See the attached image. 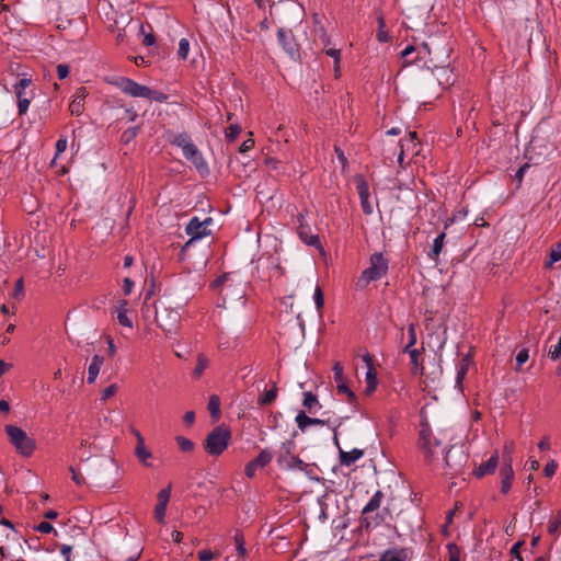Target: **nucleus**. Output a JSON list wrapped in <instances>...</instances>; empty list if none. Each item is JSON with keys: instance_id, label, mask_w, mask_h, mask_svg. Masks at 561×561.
Here are the masks:
<instances>
[{"instance_id": "obj_1", "label": "nucleus", "mask_w": 561, "mask_h": 561, "mask_svg": "<svg viewBox=\"0 0 561 561\" xmlns=\"http://www.w3.org/2000/svg\"><path fill=\"white\" fill-rule=\"evenodd\" d=\"M422 50L424 55L427 56V60H425V65L427 68L440 69L443 73L448 75L447 70L449 64V56L451 53V48L445 41L439 39L438 37H431L427 42L422 44ZM422 51H417V58L424 59L425 56H421Z\"/></svg>"}, {"instance_id": "obj_2", "label": "nucleus", "mask_w": 561, "mask_h": 561, "mask_svg": "<svg viewBox=\"0 0 561 561\" xmlns=\"http://www.w3.org/2000/svg\"><path fill=\"white\" fill-rule=\"evenodd\" d=\"M170 142L181 148L184 157L191 161L199 172H207L208 169L206 161L186 133L172 135Z\"/></svg>"}, {"instance_id": "obj_3", "label": "nucleus", "mask_w": 561, "mask_h": 561, "mask_svg": "<svg viewBox=\"0 0 561 561\" xmlns=\"http://www.w3.org/2000/svg\"><path fill=\"white\" fill-rule=\"evenodd\" d=\"M370 265L362 272V275L356 282L358 289H364L373 280L382 278L388 272V261L383 257L382 253H374L370 256Z\"/></svg>"}, {"instance_id": "obj_4", "label": "nucleus", "mask_w": 561, "mask_h": 561, "mask_svg": "<svg viewBox=\"0 0 561 561\" xmlns=\"http://www.w3.org/2000/svg\"><path fill=\"white\" fill-rule=\"evenodd\" d=\"M230 438L231 433L228 427L217 426L207 435L204 448L208 455L219 456L227 449Z\"/></svg>"}, {"instance_id": "obj_5", "label": "nucleus", "mask_w": 561, "mask_h": 561, "mask_svg": "<svg viewBox=\"0 0 561 561\" xmlns=\"http://www.w3.org/2000/svg\"><path fill=\"white\" fill-rule=\"evenodd\" d=\"M5 433L10 443L15 447L16 451L24 456L30 457L35 450V440L27 436L26 432L16 425H7Z\"/></svg>"}, {"instance_id": "obj_6", "label": "nucleus", "mask_w": 561, "mask_h": 561, "mask_svg": "<svg viewBox=\"0 0 561 561\" xmlns=\"http://www.w3.org/2000/svg\"><path fill=\"white\" fill-rule=\"evenodd\" d=\"M295 448L296 445L293 439L282 444L276 457L277 465L280 468L286 470H304L306 468V463L298 456L294 455Z\"/></svg>"}, {"instance_id": "obj_7", "label": "nucleus", "mask_w": 561, "mask_h": 561, "mask_svg": "<svg viewBox=\"0 0 561 561\" xmlns=\"http://www.w3.org/2000/svg\"><path fill=\"white\" fill-rule=\"evenodd\" d=\"M468 462V454L461 446L450 447L445 455V473L459 474L463 472Z\"/></svg>"}, {"instance_id": "obj_8", "label": "nucleus", "mask_w": 561, "mask_h": 561, "mask_svg": "<svg viewBox=\"0 0 561 561\" xmlns=\"http://www.w3.org/2000/svg\"><path fill=\"white\" fill-rule=\"evenodd\" d=\"M180 321V314L178 311L169 308H163L156 312V322L167 333H172L176 329V324Z\"/></svg>"}, {"instance_id": "obj_9", "label": "nucleus", "mask_w": 561, "mask_h": 561, "mask_svg": "<svg viewBox=\"0 0 561 561\" xmlns=\"http://www.w3.org/2000/svg\"><path fill=\"white\" fill-rule=\"evenodd\" d=\"M210 221V218H207L204 221H199L197 217L192 218L186 226V233L191 236V239L185 243L182 250L188 248L194 240L207 236L209 233L207 231V226Z\"/></svg>"}, {"instance_id": "obj_10", "label": "nucleus", "mask_w": 561, "mask_h": 561, "mask_svg": "<svg viewBox=\"0 0 561 561\" xmlns=\"http://www.w3.org/2000/svg\"><path fill=\"white\" fill-rule=\"evenodd\" d=\"M116 87L124 93L134 98H145L149 95V87L141 85L129 78H119L115 82Z\"/></svg>"}, {"instance_id": "obj_11", "label": "nucleus", "mask_w": 561, "mask_h": 561, "mask_svg": "<svg viewBox=\"0 0 561 561\" xmlns=\"http://www.w3.org/2000/svg\"><path fill=\"white\" fill-rule=\"evenodd\" d=\"M334 381L336 383V391L339 394H345L348 398V402L356 400L355 393L350 389L346 377L344 376L343 366L336 362L332 368Z\"/></svg>"}, {"instance_id": "obj_12", "label": "nucleus", "mask_w": 561, "mask_h": 561, "mask_svg": "<svg viewBox=\"0 0 561 561\" xmlns=\"http://www.w3.org/2000/svg\"><path fill=\"white\" fill-rule=\"evenodd\" d=\"M297 220L299 222L298 236L301 239V241L307 245L316 247L317 249L323 252V248L321 245L319 236L311 233L309 226L304 224V216L298 215Z\"/></svg>"}, {"instance_id": "obj_13", "label": "nucleus", "mask_w": 561, "mask_h": 561, "mask_svg": "<svg viewBox=\"0 0 561 561\" xmlns=\"http://www.w3.org/2000/svg\"><path fill=\"white\" fill-rule=\"evenodd\" d=\"M356 188H357V193H358L359 198H360V205H362L363 211L366 215H370L373 213V206H371V204L369 202V186H368V183L363 178H358L356 180Z\"/></svg>"}, {"instance_id": "obj_14", "label": "nucleus", "mask_w": 561, "mask_h": 561, "mask_svg": "<svg viewBox=\"0 0 561 561\" xmlns=\"http://www.w3.org/2000/svg\"><path fill=\"white\" fill-rule=\"evenodd\" d=\"M279 43L293 58L298 55V45L294 41L291 31L279 28L277 32Z\"/></svg>"}, {"instance_id": "obj_15", "label": "nucleus", "mask_w": 561, "mask_h": 561, "mask_svg": "<svg viewBox=\"0 0 561 561\" xmlns=\"http://www.w3.org/2000/svg\"><path fill=\"white\" fill-rule=\"evenodd\" d=\"M87 94L88 92L84 87H80L77 89L73 95V100L69 105V110L72 115L79 116L82 114L84 110V100L87 98Z\"/></svg>"}, {"instance_id": "obj_16", "label": "nucleus", "mask_w": 561, "mask_h": 561, "mask_svg": "<svg viewBox=\"0 0 561 561\" xmlns=\"http://www.w3.org/2000/svg\"><path fill=\"white\" fill-rule=\"evenodd\" d=\"M499 465V455L495 451L488 461L482 462L476 470L474 476L477 478H482L486 474H492L495 472Z\"/></svg>"}, {"instance_id": "obj_17", "label": "nucleus", "mask_w": 561, "mask_h": 561, "mask_svg": "<svg viewBox=\"0 0 561 561\" xmlns=\"http://www.w3.org/2000/svg\"><path fill=\"white\" fill-rule=\"evenodd\" d=\"M501 474V492L507 494L512 488L514 480V470L512 466H502L500 470Z\"/></svg>"}, {"instance_id": "obj_18", "label": "nucleus", "mask_w": 561, "mask_h": 561, "mask_svg": "<svg viewBox=\"0 0 561 561\" xmlns=\"http://www.w3.org/2000/svg\"><path fill=\"white\" fill-rule=\"evenodd\" d=\"M340 463L342 466H351L364 456V450L354 448L351 451H344L340 449Z\"/></svg>"}, {"instance_id": "obj_19", "label": "nucleus", "mask_w": 561, "mask_h": 561, "mask_svg": "<svg viewBox=\"0 0 561 561\" xmlns=\"http://www.w3.org/2000/svg\"><path fill=\"white\" fill-rule=\"evenodd\" d=\"M409 558L408 550L404 548H393L386 550L381 557L380 561H407Z\"/></svg>"}, {"instance_id": "obj_20", "label": "nucleus", "mask_w": 561, "mask_h": 561, "mask_svg": "<svg viewBox=\"0 0 561 561\" xmlns=\"http://www.w3.org/2000/svg\"><path fill=\"white\" fill-rule=\"evenodd\" d=\"M103 363H104L103 356L94 355L92 357V360L88 368V379L87 380L89 383H93L96 380Z\"/></svg>"}, {"instance_id": "obj_21", "label": "nucleus", "mask_w": 561, "mask_h": 561, "mask_svg": "<svg viewBox=\"0 0 561 561\" xmlns=\"http://www.w3.org/2000/svg\"><path fill=\"white\" fill-rule=\"evenodd\" d=\"M471 364V359L469 356H465L461 358L458 367H457V376H456V387L462 390V381L468 373L469 366Z\"/></svg>"}, {"instance_id": "obj_22", "label": "nucleus", "mask_w": 561, "mask_h": 561, "mask_svg": "<svg viewBox=\"0 0 561 561\" xmlns=\"http://www.w3.org/2000/svg\"><path fill=\"white\" fill-rule=\"evenodd\" d=\"M382 499L383 493L381 491H377L363 508V515H368L369 513L378 510L380 507Z\"/></svg>"}, {"instance_id": "obj_23", "label": "nucleus", "mask_w": 561, "mask_h": 561, "mask_svg": "<svg viewBox=\"0 0 561 561\" xmlns=\"http://www.w3.org/2000/svg\"><path fill=\"white\" fill-rule=\"evenodd\" d=\"M377 387V373L374 367H369L366 373V388L365 392L370 394L375 391Z\"/></svg>"}, {"instance_id": "obj_24", "label": "nucleus", "mask_w": 561, "mask_h": 561, "mask_svg": "<svg viewBox=\"0 0 561 561\" xmlns=\"http://www.w3.org/2000/svg\"><path fill=\"white\" fill-rule=\"evenodd\" d=\"M445 238H446V233L442 232L434 239L432 251L430 253L431 259H433L435 261L437 260L438 255L440 254V252L443 250Z\"/></svg>"}, {"instance_id": "obj_25", "label": "nucleus", "mask_w": 561, "mask_h": 561, "mask_svg": "<svg viewBox=\"0 0 561 561\" xmlns=\"http://www.w3.org/2000/svg\"><path fill=\"white\" fill-rule=\"evenodd\" d=\"M207 409L213 419L218 420L220 417V399L218 396H210Z\"/></svg>"}, {"instance_id": "obj_26", "label": "nucleus", "mask_w": 561, "mask_h": 561, "mask_svg": "<svg viewBox=\"0 0 561 561\" xmlns=\"http://www.w3.org/2000/svg\"><path fill=\"white\" fill-rule=\"evenodd\" d=\"M515 445L513 442H506L503 446L502 450V466H512L513 463V453Z\"/></svg>"}, {"instance_id": "obj_27", "label": "nucleus", "mask_w": 561, "mask_h": 561, "mask_svg": "<svg viewBox=\"0 0 561 561\" xmlns=\"http://www.w3.org/2000/svg\"><path fill=\"white\" fill-rule=\"evenodd\" d=\"M277 387H276V383L273 385L272 389L267 390L264 392L263 396H261L257 400V403L260 405H267V404H271L275 401V399L277 398Z\"/></svg>"}, {"instance_id": "obj_28", "label": "nucleus", "mask_w": 561, "mask_h": 561, "mask_svg": "<svg viewBox=\"0 0 561 561\" xmlns=\"http://www.w3.org/2000/svg\"><path fill=\"white\" fill-rule=\"evenodd\" d=\"M208 365H209L208 358L202 353L198 354L197 355V364L193 370V376L195 378H199L203 375V373L205 371V369L208 367Z\"/></svg>"}, {"instance_id": "obj_29", "label": "nucleus", "mask_w": 561, "mask_h": 561, "mask_svg": "<svg viewBox=\"0 0 561 561\" xmlns=\"http://www.w3.org/2000/svg\"><path fill=\"white\" fill-rule=\"evenodd\" d=\"M561 260V242L556 243L549 253V260L546 262V267L550 268L552 265Z\"/></svg>"}, {"instance_id": "obj_30", "label": "nucleus", "mask_w": 561, "mask_h": 561, "mask_svg": "<svg viewBox=\"0 0 561 561\" xmlns=\"http://www.w3.org/2000/svg\"><path fill=\"white\" fill-rule=\"evenodd\" d=\"M233 540L236 543V549L239 557H244L247 554V549L244 547V536L243 533L237 530L233 536Z\"/></svg>"}, {"instance_id": "obj_31", "label": "nucleus", "mask_w": 561, "mask_h": 561, "mask_svg": "<svg viewBox=\"0 0 561 561\" xmlns=\"http://www.w3.org/2000/svg\"><path fill=\"white\" fill-rule=\"evenodd\" d=\"M324 51L328 56H330L334 59V73H335V78H337L340 76L341 50L333 48V47H329V48H325Z\"/></svg>"}, {"instance_id": "obj_32", "label": "nucleus", "mask_w": 561, "mask_h": 561, "mask_svg": "<svg viewBox=\"0 0 561 561\" xmlns=\"http://www.w3.org/2000/svg\"><path fill=\"white\" fill-rule=\"evenodd\" d=\"M272 458H273V453L268 449H263L259 454V456L256 458H254L253 460L260 468H263L271 462Z\"/></svg>"}, {"instance_id": "obj_33", "label": "nucleus", "mask_w": 561, "mask_h": 561, "mask_svg": "<svg viewBox=\"0 0 561 561\" xmlns=\"http://www.w3.org/2000/svg\"><path fill=\"white\" fill-rule=\"evenodd\" d=\"M302 404L308 409L310 413H312V409L319 405V401L316 394H313L311 391H307L304 393Z\"/></svg>"}, {"instance_id": "obj_34", "label": "nucleus", "mask_w": 561, "mask_h": 561, "mask_svg": "<svg viewBox=\"0 0 561 561\" xmlns=\"http://www.w3.org/2000/svg\"><path fill=\"white\" fill-rule=\"evenodd\" d=\"M135 454L141 462H144L146 466H148L146 460L151 457V451L146 447L145 443L136 445Z\"/></svg>"}, {"instance_id": "obj_35", "label": "nucleus", "mask_w": 561, "mask_h": 561, "mask_svg": "<svg viewBox=\"0 0 561 561\" xmlns=\"http://www.w3.org/2000/svg\"><path fill=\"white\" fill-rule=\"evenodd\" d=\"M175 440L182 451L190 453L194 450L195 445L191 439L184 436H176Z\"/></svg>"}, {"instance_id": "obj_36", "label": "nucleus", "mask_w": 561, "mask_h": 561, "mask_svg": "<svg viewBox=\"0 0 561 561\" xmlns=\"http://www.w3.org/2000/svg\"><path fill=\"white\" fill-rule=\"evenodd\" d=\"M296 423L301 432H306L307 427L311 425L310 416H308L304 411H300L296 416Z\"/></svg>"}, {"instance_id": "obj_37", "label": "nucleus", "mask_w": 561, "mask_h": 561, "mask_svg": "<svg viewBox=\"0 0 561 561\" xmlns=\"http://www.w3.org/2000/svg\"><path fill=\"white\" fill-rule=\"evenodd\" d=\"M379 28L377 31V38L381 43H387L389 41L388 32L385 30V19L383 16H378Z\"/></svg>"}, {"instance_id": "obj_38", "label": "nucleus", "mask_w": 561, "mask_h": 561, "mask_svg": "<svg viewBox=\"0 0 561 561\" xmlns=\"http://www.w3.org/2000/svg\"><path fill=\"white\" fill-rule=\"evenodd\" d=\"M403 352L409 354L410 364H411L412 368L416 370L420 366V363H419V357L421 355L420 351L412 347L410 350L403 348Z\"/></svg>"}, {"instance_id": "obj_39", "label": "nucleus", "mask_w": 561, "mask_h": 561, "mask_svg": "<svg viewBox=\"0 0 561 561\" xmlns=\"http://www.w3.org/2000/svg\"><path fill=\"white\" fill-rule=\"evenodd\" d=\"M139 129L140 127L139 126H135V127H130L128 129H126L123 134H122V141L124 144H128L139 133Z\"/></svg>"}, {"instance_id": "obj_40", "label": "nucleus", "mask_w": 561, "mask_h": 561, "mask_svg": "<svg viewBox=\"0 0 561 561\" xmlns=\"http://www.w3.org/2000/svg\"><path fill=\"white\" fill-rule=\"evenodd\" d=\"M241 133V126L238 124L230 125L226 130V137L229 141H234Z\"/></svg>"}, {"instance_id": "obj_41", "label": "nucleus", "mask_w": 561, "mask_h": 561, "mask_svg": "<svg viewBox=\"0 0 561 561\" xmlns=\"http://www.w3.org/2000/svg\"><path fill=\"white\" fill-rule=\"evenodd\" d=\"M190 43L186 38H182L179 43L178 55L181 59H186L188 55Z\"/></svg>"}, {"instance_id": "obj_42", "label": "nucleus", "mask_w": 561, "mask_h": 561, "mask_svg": "<svg viewBox=\"0 0 561 561\" xmlns=\"http://www.w3.org/2000/svg\"><path fill=\"white\" fill-rule=\"evenodd\" d=\"M529 358V353L527 348L520 350L516 355V370H520L523 364H525Z\"/></svg>"}, {"instance_id": "obj_43", "label": "nucleus", "mask_w": 561, "mask_h": 561, "mask_svg": "<svg viewBox=\"0 0 561 561\" xmlns=\"http://www.w3.org/2000/svg\"><path fill=\"white\" fill-rule=\"evenodd\" d=\"M146 99L163 103V102H167L168 95L164 94L163 92L151 90L149 88V95H146Z\"/></svg>"}, {"instance_id": "obj_44", "label": "nucleus", "mask_w": 561, "mask_h": 561, "mask_svg": "<svg viewBox=\"0 0 561 561\" xmlns=\"http://www.w3.org/2000/svg\"><path fill=\"white\" fill-rule=\"evenodd\" d=\"M117 390H118V387H117V385H116V383H112V385H110L108 387H106V388L102 391V393H101V400H102V401H106V400H108L110 398H112L113 396H115V394H116Z\"/></svg>"}, {"instance_id": "obj_45", "label": "nucleus", "mask_w": 561, "mask_h": 561, "mask_svg": "<svg viewBox=\"0 0 561 561\" xmlns=\"http://www.w3.org/2000/svg\"><path fill=\"white\" fill-rule=\"evenodd\" d=\"M314 304L318 310H321L324 306V296L322 289L317 286L313 295Z\"/></svg>"}, {"instance_id": "obj_46", "label": "nucleus", "mask_w": 561, "mask_h": 561, "mask_svg": "<svg viewBox=\"0 0 561 561\" xmlns=\"http://www.w3.org/2000/svg\"><path fill=\"white\" fill-rule=\"evenodd\" d=\"M408 334H409V342L405 345L404 348H412L416 343V331H415V324L411 323L408 328Z\"/></svg>"}, {"instance_id": "obj_47", "label": "nucleus", "mask_w": 561, "mask_h": 561, "mask_svg": "<svg viewBox=\"0 0 561 561\" xmlns=\"http://www.w3.org/2000/svg\"><path fill=\"white\" fill-rule=\"evenodd\" d=\"M171 488L170 485L165 489H162L158 493V504L168 505L170 501Z\"/></svg>"}, {"instance_id": "obj_48", "label": "nucleus", "mask_w": 561, "mask_h": 561, "mask_svg": "<svg viewBox=\"0 0 561 561\" xmlns=\"http://www.w3.org/2000/svg\"><path fill=\"white\" fill-rule=\"evenodd\" d=\"M420 436H421L422 447L427 451L428 455H431L432 447H431L430 434L425 430H422Z\"/></svg>"}, {"instance_id": "obj_49", "label": "nucleus", "mask_w": 561, "mask_h": 561, "mask_svg": "<svg viewBox=\"0 0 561 561\" xmlns=\"http://www.w3.org/2000/svg\"><path fill=\"white\" fill-rule=\"evenodd\" d=\"M168 505L157 504L154 507V517L159 523H164V516Z\"/></svg>"}, {"instance_id": "obj_50", "label": "nucleus", "mask_w": 561, "mask_h": 561, "mask_svg": "<svg viewBox=\"0 0 561 561\" xmlns=\"http://www.w3.org/2000/svg\"><path fill=\"white\" fill-rule=\"evenodd\" d=\"M548 354L551 359H558L561 356V335L559 336L558 343L550 347Z\"/></svg>"}, {"instance_id": "obj_51", "label": "nucleus", "mask_w": 561, "mask_h": 561, "mask_svg": "<svg viewBox=\"0 0 561 561\" xmlns=\"http://www.w3.org/2000/svg\"><path fill=\"white\" fill-rule=\"evenodd\" d=\"M0 525L5 527V535H4V537H5L7 540H10L11 536L14 533L13 524L10 520H8V519L2 518L0 520Z\"/></svg>"}, {"instance_id": "obj_52", "label": "nucleus", "mask_w": 561, "mask_h": 561, "mask_svg": "<svg viewBox=\"0 0 561 561\" xmlns=\"http://www.w3.org/2000/svg\"><path fill=\"white\" fill-rule=\"evenodd\" d=\"M71 472V479L77 485H83L85 483L84 477L78 472L73 467L69 468Z\"/></svg>"}, {"instance_id": "obj_53", "label": "nucleus", "mask_w": 561, "mask_h": 561, "mask_svg": "<svg viewBox=\"0 0 561 561\" xmlns=\"http://www.w3.org/2000/svg\"><path fill=\"white\" fill-rule=\"evenodd\" d=\"M117 320H118V323L123 327H126V328H133V322L131 320L128 318L127 313L123 312V311H118V314H117Z\"/></svg>"}, {"instance_id": "obj_54", "label": "nucleus", "mask_w": 561, "mask_h": 561, "mask_svg": "<svg viewBox=\"0 0 561 561\" xmlns=\"http://www.w3.org/2000/svg\"><path fill=\"white\" fill-rule=\"evenodd\" d=\"M561 530V519L556 518L551 520L548 525V533L550 535H556Z\"/></svg>"}, {"instance_id": "obj_55", "label": "nucleus", "mask_w": 561, "mask_h": 561, "mask_svg": "<svg viewBox=\"0 0 561 561\" xmlns=\"http://www.w3.org/2000/svg\"><path fill=\"white\" fill-rule=\"evenodd\" d=\"M260 468L254 460H251L244 469L245 476L248 478H252L255 474L256 469Z\"/></svg>"}, {"instance_id": "obj_56", "label": "nucleus", "mask_w": 561, "mask_h": 561, "mask_svg": "<svg viewBox=\"0 0 561 561\" xmlns=\"http://www.w3.org/2000/svg\"><path fill=\"white\" fill-rule=\"evenodd\" d=\"M30 105V100L26 98L18 99L19 114L23 115L26 113Z\"/></svg>"}, {"instance_id": "obj_57", "label": "nucleus", "mask_w": 561, "mask_h": 561, "mask_svg": "<svg viewBox=\"0 0 561 561\" xmlns=\"http://www.w3.org/2000/svg\"><path fill=\"white\" fill-rule=\"evenodd\" d=\"M528 168H529V164H528V163H525L524 165H522V167L517 170V172H516V174H515V178H514V179L517 181V186H518V187L520 186V184H522V182H523V179H524V174H525V172H526V170H527Z\"/></svg>"}, {"instance_id": "obj_58", "label": "nucleus", "mask_w": 561, "mask_h": 561, "mask_svg": "<svg viewBox=\"0 0 561 561\" xmlns=\"http://www.w3.org/2000/svg\"><path fill=\"white\" fill-rule=\"evenodd\" d=\"M35 529L39 533L49 534L54 530V527L48 522H42L35 527Z\"/></svg>"}, {"instance_id": "obj_59", "label": "nucleus", "mask_w": 561, "mask_h": 561, "mask_svg": "<svg viewBox=\"0 0 561 561\" xmlns=\"http://www.w3.org/2000/svg\"><path fill=\"white\" fill-rule=\"evenodd\" d=\"M557 463L554 461L548 462L543 468V473L546 477H552L556 473Z\"/></svg>"}, {"instance_id": "obj_60", "label": "nucleus", "mask_w": 561, "mask_h": 561, "mask_svg": "<svg viewBox=\"0 0 561 561\" xmlns=\"http://www.w3.org/2000/svg\"><path fill=\"white\" fill-rule=\"evenodd\" d=\"M57 75L59 79H65L69 75V66L66 64H60L57 66Z\"/></svg>"}, {"instance_id": "obj_61", "label": "nucleus", "mask_w": 561, "mask_h": 561, "mask_svg": "<svg viewBox=\"0 0 561 561\" xmlns=\"http://www.w3.org/2000/svg\"><path fill=\"white\" fill-rule=\"evenodd\" d=\"M448 548H449V553H450L449 561H460L459 560V551H458L456 545L450 543V545H448Z\"/></svg>"}, {"instance_id": "obj_62", "label": "nucleus", "mask_w": 561, "mask_h": 561, "mask_svg": "<svg viewBox=\"0 0 561 561\" xmlns=\"http://www.w3.org/2000/svg\"><path fill=\"white\" fill-rule=\"evenodd\" d=\"M133 287H134V282L126 277L124 280H123V291L125 295H129L133 290Z\"/></svg>"}, {"instance_id": "obj_63", "label": "nucleus", "mask_w": 561, "mask_h": 561, "mask_svg": "<svg viewBox=\"0 0 561 561\" xmlns=\"http://www.w3.org/2000/svg\"><path fill=\"white\" fill-rule=\"evenodd\" d=\"M198 559L201 561H210L214 559V553L210 550H202L198 552Z\"/></svg>"}, {"instance_id": "obj_64", "label": "nucleus", "mask_w": 561, "mask_h": 561, "mask_svg": "<svg viewBox=\"0 0 561 561\" xmlns=\"http://www.w3.org/2000/svg\"><path fill=\"white\" fill-rule=\"evenodd\" d=\"M71 551H72V547L69 545H62L60 547V552L65 557V561H71V559H70Z\"/></svg>"}]
</instances>
